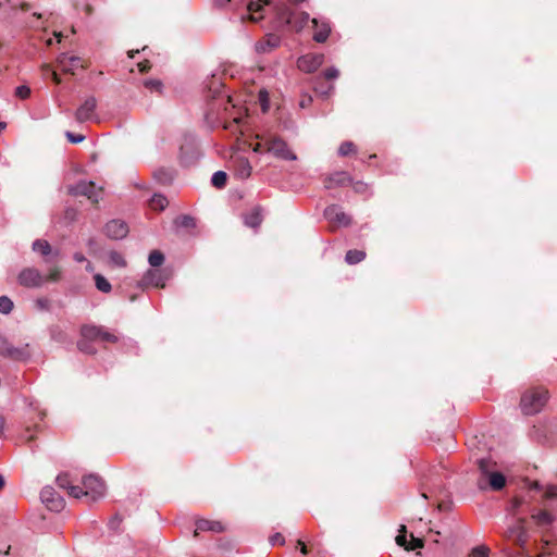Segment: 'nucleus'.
Wrapping results in <instances>:
<instances>
[{"label":"nucleus","mask_w":557,"mask_h":557,"mask_svg":"<svg viewBox=\"0 0 557 557\" xmlns=\"http://www.w3.org/2000/svg\"><path fill=\"white\" fill-rule=\"evenodd\" d=\"M547 399L548 394L544 388H533L527 391L521 397V410L527 416L535 414L543 409Z\"/></svg>","instance_id":"obj_1"},{"label":"nucleus","mask_w":557,"mask_h":557,"mask_svg":"<svg viewBox=\"0 0 557 557\" xmlns=\"http://www.w3.org/2000/svg\"><path fill=\"white\" fill-rule=\"evenodd\" d=\"M495 463L488 458H481L478 460V467L481 472L482 479L479 481L480 488H483L482 480L487 481L490 487L494 491H499L506 485V478L503 473L494 471Z\"/></svg>","instance_id":"obj_2"},{"label":"nucleus","mask_w":557,"mask_h":557,"mask_svg":"<svg viewBox=\"0 0 557 557\" xmlns=\"http://www.w3.org/2000/svg\"><path fill=\"white\" fill-rule=\"evenodd\" d=\"M277 18L283 25L300 32L308 24L310 16L307 12H297L283 5L277 11Z\"/></svg>","instance_id":"obj_3"},{"label":"nucleus","mask_w":557,"mask_h":557,"mask_svg":"<svg viewBox=\"0 0 557 557\" xmlns=\"http://www.w3.org/2000/svg\"><path fill=\"white\" fill-rule=\"evenodd\" d=\"M528 493L531 498L537 499L542 504L557 500V485L553 483H542L540 481H528Z\"/></svg>","instance_id":"obj_4"},{"label":"nucleus","mask_w":557,"mask_h":557,"mask_svg":"<svg viewBox=\"0 0 557 557\" xmlns=\"http://www.w3.org/2000/svg\"><path fill=\"white\" fill-rule=\"evenodd\" d=\"M82 484L83 493H79V498L86 497L90 502H96L103 497L106 485L99 476L92 474L84 476Z\"/></svg>","instance_id":"obj_5"},{"label":"nucleus","mask_w":557,"mask_h":557,"mask_svg":"<svg viewBox=\"0 0 557 557\" xmlns=\"http://www.w3.org/2000/svg\"><path fill=\"white\" fill-rule=\"evenodd\" d=\"M264 145L267 147L265 150L275 158L286 161H295L297 159L296 154L288 148L286 141L278 136H269Z\"/></svg>","instance_id":"obj_6"},{"label":"nucleus","mask_w":557,"mask_h":557,"mask_svg":"<svg viewBox=\"0 0 557 557\" xmlns=\"http://www.w3.org/2000/svg\"><path fill=\"white\" fill-rule=\"evenodd\" d=\"M506 537L510 541H512L515 544H517L522 549V555L528 556L529 553L525 549V544L529 539V533L524 527V520L518 519L515 521L510 527H508L506 531Z\"/></svg>","instance_id":"obj_7"},{"label":"nucleus","mask_w":557,"mask_h":557,"mask_svg":"<svg viewBox=\"0 0 557 557\" xmlns=\"http://www.w3.org/2000/svg\"><path fill=\"white\" fill-rule=\"evenodd\" d=\"M69 193L73 196H85L94 203L101 198V188H98L91 181H79L77 184L71 185Z\"/></svg>","instance_id":"obj_8"},{"label":"nucleus","mask_w":557,"mask_h":557,"mask_svg":"<svg viewBox=\"0 0 557 557\" xmlns=\"http://www.w3.org/2000/svg\"><path fill=\"white\" fill-rule=\"evenodd\" d=\"M40 499L51 511H61L64 508V499L53 487L45 486L40 492Z\"/></svg>","instance_id":"obj_9"},{"label":"nucleus","mask_w":557,"mask_h":557,"mask_svg":"<svg viewBox=\"0 0 557 557\" xmlns=\"http://www.w3.org/2000/svg\"><path fill=\"white\" fill-rule=\"evenodd\" d=\"M324 218L332 224L337 226H348L351 218L338 205H331L324 210Z\"/></svg>","instance_id":"obj_10"},{"label":"nucleus","mask_w":557,"mask_h":557,"mask_svg":"<svg viewBox=\"0 0 557 557\" xmlns=\"http://www.w3.org/2000/svg\"><path fill=\"white\" fill-rule=\"evenodd\" d=\"M169 275L160 269L148 270L139 282L140 287H164Z\"/></svg>","instance_id":"obj_11"},{"label":"nucleus","mask_w":557,"mask_h":557,"mask_svg":"<svg viewBox=\"0 0 557 557\" xmlns=\"http://www.w3.org/2000/svg\"><path fill=\"white\" fill-rule=\"evenodd\" d=\"M18 282L25 287L35 288L44 284L45 277L37 269L26 268L18 274Z\"/></svg>","instance_id":"obj_12"},{"label":"nucleus","mask_w":557,"mask_h":557,"mask_svg":"<svg viewBox=\"0 0 557 557\" xmlns=\"http://www.w3.org/2000/svg\"><path fill=\"white\" fill-rule=\"evenodd\" d=\"M32 249L34 252L41 255L46 263H53L60 257L59 249H52L51 245L46 239H36Z\"/></svg>","instance_id":"obj_13"},{"label":"nucleus","mask_w":557,"mask_h":557,"mask_svg":"<svg viewBox=\"0 0 557 557\" xmlns=\"http://www.w3.org/2000/svg\"><path fill=\"white\" fill-rule=\"evenodd\" d=\"M323 61L324 55L321 53L306 54L298 59L297 66L302 72L312 73L322 65Z\"/></svg>","instance_id":"obj_14"},{"label":"nucleus","mask_w":557,"mask_h":557,"mask_svg":"<svg viewBox=\"0 0 557 557\" xmlns=\"http://www.w3.org/2000/svg\"><path fill=\"white\" fill-rule=\"evenodd\" d=\"M127 224L119 219L111 220L104 226L106 235L111 239H122L128 234Z\"/></svg>","instance_id":"obj_15"},{"label":"nucleus","mask_w":557,"mask_h":557,"mask_svg":"<svg viewBox=\"0 0 557 557\" xmlns=\"http://www.w3.org/2000/svg\"><path fill=\"white\" fill-rule=\"evenodd\" d=\"M97 107V100L95 97H88L82 106L75 112L76 121L83 123L87 121H91L94 119V113Z\"/></svg>","instance_id":"obj_16"},{"label":"nucleus","mask_w":557,"mask_h":557,"mask_svg":"<svg viewBox=\"0 0 557 557\" xmlns=\"http://www.w3.org/2000/svg\"><path fill=\"white\" fill-rule=\"evenodd\" d=\"M312 24L314 27L313 39L317 42H324L330 36L331 25L326 18H312Z\"/></svg>","instance_id":"obj_17"},{"label":"nucleus","mask_w":557,"mask_h":557,"mask_svg":"<svg viewBox=\"0 0 557 557\" xmlns=\"http://www.w3.org/2000/svg\"><path fill=\"white\" fill-rule=\"evenodd\" d=\"M57 62H58L59 66L61 67V70L65 73L74 74L76 69L83 67L81 58L75 57V55L67 57L66 53H61L58 57Z\"/></svg>","instance_id":"obj_18"},{"label":"nucleus","mask_w":557,"mask_h":557,"mask_svg":"<svg viewBox=\"0 0 557 557\" xmlns=\"http://www.w3.org/2000/svg\"><path fill=\"white\" fill-rule=\"evenodd\" d=\"M351 182L350 176L348 173L342 171V172H335L333 174H330L324 180V187L326 189L345 186Z\"/></svg>","instance_id":"obj_19"},{"label":"nucleus","mask_w":557,"mask_h":557,"mask_svg":"<svg viewBox=\"0 0 557 557\" xmlns=\"http://www.w3.org/2000/svg\"><path fill=\"white\" fill-rule=\"evenodd\" d=\"M251 164L249 160L245 157H237L234 160V171L235 175L240 180H246L251 174Z\"/></svg>","instance_id":"obj_20"},{"label":"nucleus","mask_w":557,"mask_h":557,"mask_svg":"<svg viewBox=\"0 0 557 557\" xmlns=\"http://www.w3.org/2000/svg\"><path fill=\"white\" fill-rule=\"evenodd\" d=\"M57 484L60 488L66 490L69 495L74 498H79V493H83L81 486L72 484L66 473L57 476Z\"/></svg>","instance_id":"obj_21"},{"label":"nucleus","mask_w":557,"mask_h":557,"mask_svg":"<svg viewBox=\"0 0 557 557\" xmlns=\"http://www.w3.org/2000/svg\"><path fill=\"white\" fill-rule=\"evenodd\" d=\"M281 44V38L276 35L269 34L267 35L264 40L258 41L256 44V51L259 53H267L272 49L278 47Z\"/></svg>","instance_id":"obj_22"},{"label":"nucleus","mask_w":557,"mask_h":557,"mask_svg":"<svg viewBox=\"0 0 557 557\" xmlns=\"http://www.w3.org/2000/svg\"><path fill=\"white\" fill-rule=\"evenodd\" d=\"M202 531H211L214 533H221L224 531V527L220 521H211V520L200 519L196 522L195 535H197L198 532H202Z\"/></svg>","instance_id":"obj_23"},{"label":"nucleus","mask_w":557,"mask_h":557,"mask_svg":"<svg viewBox=\"0 0 557 557\" xmlns=\"http://www.w3.org/2000/svg\"><path fill=\"white\" fill-rule=\"evenodd\" d=\"M531 517L539 527H548L556 519L555 515L547 510H533Z\"/></svg>","instance_id":"obj_24"},{"label":"nucleus","mask_w":557,"mask_h":557,"mask_svg":"<svg viewBox=\"0 0 557 557\" xmlns=\"http://www.w3.org/2000/svg\"><path fill=\"white\" fill-rule=\"evenodd\" d=\"M0 355L12 359H20L23 351L13 347L8 339L0 334Z\"/></svg>","instance_id":"obj_25"},{"label":"nucleus","mask_w":557,"mask_h":557,"mask_svg":"<svg viewBox=\"0 0 557 557\" xmlns=\"http://www.w3.org/2000/svg\"><path fill=\"white\" fill-rule=\"evenodd\" d=\"M261 211L260 207H256L250 212L246 213L244 216L245 224L252 228L258 227L262 222Z\"/></svg>","instance_id":"obj_26"},{"label":"nucleus","mask_w":557,"mask_h":557,"mask_svg":"<svg viewBox=\"0 0 557 557\" xmlns=\"http://www.w3.org/2000/svg\"><path fill=\"white\" fill-rule=\"evenodd\" d=\"M101 327L102 326L97 325H84L81 329V335L90 342H99Z\"/></svg>","instance_id":"obj_27"},{"label":"nucleus","mask_w":557,"mask_h":557,"mask_svg":"<svg viewBox=\"0 0 557 557\" xmlns=\"http://www.w3.org/2000/svg\"><path fill=\"white\" fill-rule=\"evenodd\" d=\"M366 258V252L362 250H348L345 260L348 264H357Z\"/></svg>","instance_id":"obj_28"},{"label":"nucleus","mask_w":557,"mask_h":557,"mask_svg":"<svg viewBox=\"0 0 557 557\" xmlns=\"http://www.w3.org/2000/svg\"><path fill=\"white\" fill-rule=\"evenodd\" d=\"M168 206V199L163 195L154 194L150 199V207L153 210H163Z\"/></svg>","instance_id":"obj_29"},{"label":"nucleus","mask_w":557,"mask_h":557,"mask_svg":"<svg viewBox=\"0 0 557 557\" xmlns=\"http://www.w3.org/2000/svg\"><path fill=\"white\" fill-rule=\"evenodd\" d=\"M94 278H95V284H96V287L98 290H100L102 293H109L112 289V286L109 283V281L101 274H96L94 276Z\"/></svg>","instance_id":"obj_30"},{"label":"nucleus","mask_w":557,"mask_h":557,"mask_svg":"<svg viewBox=\"0 0 557 557\" xmlns=\"http://www.w3.org/2000/svg\"><path fill=\"white\" fill-rule=\"evenodd\" d=\"M227 175L223 171H216L211 177V183L216 188H223L226 184Z\"/></svg>","instance_id":"obj_31"},{"label":"nucleus","mask_w":557,"mask_h":557,"mask_svg":"<svg viewBox=\"0 0 557 557\" xmlns=\"http://www.w3.org/2000/svg\"><path fill=\"white\" fill-rule=\"evenodd\" d=\"M262 8H263V1L262 0L251 1V2L248 3L247 10L250 13L249 17H250L251 21L257 22V21H259L261 18V16H255L253 13L259 12Z\"/></svg>","instance_id":"obj_32"},{"label":"nucleus","mask_w":557,"mask_h":557,"mask_svg":"<svg viewBox=\"0 0 557 557\" xmlns=\"http://www.w3.org/2000/svg\"><path fill=\"white\" fill-rule=\"evenodd\" d=\"M314 90L317 94L321 95L322 97H329L333 92L334 86L332 84L324 85V84L320 83V77H319V78H317Z\"/></svg>","instance_id":"obj_33"},{"label":"nucleus","mask_w":557,"mask_h":557,"mask_svg":"<svg viewBox=\"0 0 557 557\" xmlns=\"http://www.w3.org/2000/svg\"><path fill=\"white\" fill-rule=\"evenodd\" d=\"M164 261V256L159 250H153L149 253L148 262L151 267L158 268L160 267Z\"/></svg>","instance_id":"obj_34"},{"label":"nucleus","mask_w":557,"mask_h":557,"mask_svg":"<svg viewBox=\"0 0 557 557\" xmlns=\"http://www.w3.org/2000/svg\"><path fill=\"white\" fill-rule=\"evenodd\" d=\"M352 152H356V146L352 141H344L341 144L338 148V154L341 157H346Z\"/></svg>","instance_id":"obj_35"},{"label":"nucleus","mask_w":557,"mask_h":557,"mask_svg":"<svg viewBox=\"0 0 557 557\" xmlns=\"http://www.w3.org/2000/svg\"><path fill=\"white\" fill-rule=\"evenodd\" d=\"M490 548L485 545H479L471 549L469 557H488Z\"/></svg>","instance_id":"obj_36"},{"label":"nucleus","mask_w":557,"mask_h":557,"mask_svg":"<svg viewBox=\"0 0 557 557\" xmlns=\"http://www.w3.org/2000/svg\"><path fill=\"white\" fill-rule=\"evenodd\" d=\"M110 262L116 267L123 268L126 265V261L123 256L117 251H111L109 253Z\"/></svg>","instance_id":"obj_37"},{"label":"nucleus","mask_w":557,"mask_h":557,"mask_svg":"<svg viewBox=\"0 0 557 557\" xmlns=\"http://www.w3.org/2000/svg\"><path fill=\"white\" fill-rule=\"evenodd\" d=\"M13 309V302L12 300L7 296L0 297V312L3 314H8Z\"/></svg>","instance_id":"obj_38"},{"label":"nucleus","mask_w":557,"mask_h":557,"mask_svg":"<svg viewBox=\"0 0 557 557\" xmlns=\"http://www.w3.org/2000/svg\"><path fill=\"white\" fill-rule=\"evenodd\" d=\"M90 343L91 342L87 338L82 337V339L77 343V347L81 351L92 355L96 352V349L91 346Z\"/></svg>","instance_id":"obj_39"},{"label":"nucleus","mask_w":557,"mask_h":557,"mask_svg":"<svg viewBox=\"0 0 557 557\" xmlns=\"http://www.w3.org/2000/svg\"><path fill=\"white\" fill-rule=\"evenodd\" d=\"M144 85L146 88H148L150 91L161 92L162 91V82L159 79H146L144 82Z\"/></svg>","instance_id":"obj_40"},{"label":"nucleus","mask_w":557,"mask_h":557,"mask_svg":"<svg viewBox=\"0 0 557 557\" xmlns=\"http://www.w3.org/2000/svg\"><path fill=\"white\" fill-rule=\"evenodd\" d=\"M176 225L183 227H193L195 226V220L189 215H181L175 221Z\"/></svg>","instance_id":"obj_41"},{"label":"nucleus","mask_w":557,"mask_h":557,"mask_svg":"<svg viewBox=\"0 0 557 557\" xmlns=\"http://www.w3.org/2000/svg\"><path fill=\"white\" fill-rule=\"evenodd\" d=\"M116 341H117V337L113 333L109 332L104 327H101L99 342L114 343Z\"/></svg>","instance_id":"obj_42"},{"label":"nucleus","mask_w":557,"mask_h":557,"mask_svg":"<svg viewBox=\"0 0 557 557\" xmlns=\"http://www.w3.org/2000/svg\"><path fill=\"white\" fill-rule=\"evenodd\" d=\"M406 525L401 524L399 529V534L396 536L397 545L405 548V546H409L406 537Z\"/></svg>","instance_id":"obj_43"},{"label":"nucleus","mask_w":557,"mask_h":557,"mask_svg":"<svg viewBox=\"0 0 557 557\" xmlns=\"http://www.w3.org/2000/svg\"><path fill=\"white\" fill-rule=\"evenodd\" d=\"M410 537H411V542L408 543L409 546H405V549L410 552V550H414L417 548H422L423 547V540L422 539H419V537H414L413 534H410Z\"/></svg>","instance_id":"obj_44"},{"label":"nucleus","mask_w":557,"mask_h":557,"mask_svg":"<svg viewBox=\"0 0 557 557\" xmlns=\"http://www.w3.org/2000/svg\"><path fill=\"white\" fill-rule=\"evenodd\" d=\"M259 101L261 103L262 111L267 112L269 109V94L267 90L262 89L259 91Z\"/></svg>","instance_id":"obj_45"},{"label":"nucleus","mask_w":557,"mask_h":557,"mask_svg":"<svg viewBox=\"0 0 557 557\" xmlns=\"http://www.w3.org/2000/svg\"><path fill=\"white\" fill-rule=\"evenodd\" d=\"M30 95V88L26 85H21L15 89V96L21 99H27Z\"/></svg>","instance_id":"obj_46"},{"label":"nucleus","mask_w":557,"mask_h":557,"mask_svg":"<svg viewBox=\"0 0 557 557\" xmlns=\"http://www.w3.org/2000/svg\"><path fill=\"white\" fill-rule=\"evenodd\" d=\"M65 136L69 139V141H71L73 144H79V143H82L85 139L84 135L75 134V133H72V132H66Z\"/></svg>","instance_id":"obj_47"},{"label":"nucleus","mask_w":557,"mask_h":557,"mask_svg":"<svg viewBox=\"0 0 557 557\" xmlns=\"http://www.w3.org/2000/svg\"><path fill=\"white\" fill-rule=\"evenodd\" d=\"M339 75V71L336 67H329L324 71L323 76L325 79H335Z\"/></svg>","instance_id":"obj_48"},{"label":"nucleus","mask_w":557,"mask_h":557,"mask_svg":"<svg viewBox=\"0 0 557 557\" xmlns=\"http://www.w3.org/2000/svg\"><path fill=\"white\" fill-rule=\"evenodd\" d=\"M60 278V271L57 267H51L50 270H49V274L47 276V280H50V281H58Z\"/></svg>","instance_id":"obj_49"},{"label":"nucleus","mask_w":557,"mask_h":557,"mask_svg":"<svg viewBox=\"0 0 557 557\" xmlns=\"http://www.w3.org/2000/svg\"><path fill=\"white\" fill-rule=\"evenodd\" d=\"M284 542L285 540L281 533H275L270 537L271 545H283Z\"/></svg>","instance_id":"obj_50"},{"label":"nucleus","mask_w":557,"mask_h":557,"mask_svg":"<svg viewBox=\"0 0 557 557\" xmlns=\"http://www.w3.org/2000/svg\"><path fill=\"white\" fill-rule=\"evenodd\" d=\"M44 70H45L47 73H49V74L51 75V78H52V81H53L55 84H61V78H60V76L58 75V73H57V72L52 71V70L50 69V66H49V65H47V64H46V65L44 66Z\"/></svg>","instance_id":"obj_51"},{"label":"nucleus","mask_w":557,"mask_h":557,"mask_svg":"<svg viewBox=\"0 0 557 557\" xmlns=\"http://www.w3.org/2000/svg\"><path fill=\"white\" fill-rule=\"evenodd\" d=\"M312 101V98L310 96H304L302 99L299 101V106L301 108H307Z\"/></svg>","instance_id":"obj_52"},{"label":"nucleus","mask_w":557,"mask_h":557,"mask_svg":"<svg viewBox=\"0 0 557 557\" xmlns=\"http://www.w3.org/2000/svg\"><path fill=\"white\" fill-rule=\"evenodd\" d=\"M354 188L357 193H363L367 189V185L361 182H358L355 184Z\"/></svg>","instance_id":"obj_53"},{"label":"nucleus","mask_w":557,"mask_h":557,"mask_svg":"<svg viewBox=\"0 0 557 557\" xmlns=\"http://www.w3.org/2000/svg\"><path fill=\"white\" fill-rule=\"evenodd\" d=\"M149 67H150V66H149L148 61H145V62H140V63H138V69H139V71H140L141 73H144V72L148 71V69H149Z\"/></svg>","instance_id":"obj_54"},{"label":"nucleus","mask_w":557,"mask_h":557,"mask_svg":"<svg viewBox=\"0 0 557 557\" xmlns=\"http://www.w3.org/2000/svg\"><path fill=\"white\" fill-rule=\"evenodd\" d=\"M73 259L76 261V262H84L86 260V258L84 257L83 253L81 252H75L74 256H73Z\"/></svg>","instance_id":"obj_55"},{"label":"nucleus","mask_w":557,"mask_h":557,"mask_svg":"<svg viewBox=\"0 0 557 557\" xmlns=\"http://www.w3.org/2000/svg\"><path fill=\"white\" fill-rule=\"evenodd\" d=\"M214 1V4L216 7H220V8H223L225 7L228 2H231V0H213Z\"/></svg>","instance_id":"obj_56"},{"label":"nucleus","mask_w":557,"mask_h":557,"mask_svg":"<svg viewBox=\"0 0 557 557\" xmlns=\"http://www.w3.org/2000/svg\"><path fill=\"white\" fill-rule=\"evenodd\" d=\"M5 426V419L0 414V437L3 435Z\"/></svg>","instance_id":"obj_57"},{"label":"nucleus","mask_w":557,"mask_h":557,"mask_svg":"<svg viewBox=\"0 0 557 557\" xmlns=\"http://www.w3.org/2000/svg\"><path fill=\"white\" fill-rule=\"evenodd\" d=\"M252 150H253L255 152H262V151H263L262 144H261V143H257V144L252 147Z\"/></svg>","instance_id":"obj_58"},{"label":"nucleus","mask_w":557,"mask_h":557,"mask_svg":"<svg viewBox=\"0 0 557 557\" xmlns=\"http://www.w3.org/2000/svg\"><path fill=\"white\" fill-rule=\"evenodd\" d=\"M2 7H10L11 9H13L14 7L11 4V0H4V1H0V8Z\"/></svg>","instance_id":"obj_59"},{"label":"nucleus","mask_w":557,"mask_h":557,"mask_svg":"<svg viewBox=\"0 0 557 557\" xmlns=\"http://www.w3.org/2000/svg\"><path fill=\"white\" fill-rule=\"evenodd\" d=\"M298 544L301 546L300 552H301L304 555H306V554H307V547H306V545H305L302 542H300V541L298 542Z\"/></svg>","instance_id":"obj_60"},{"label":"nucleus","mask_w":557,"mask_h":557,"mask_svg":"<svg viewBox=\"0 0 557 557\" xmlns=\"http://www.w3.org/2000/svg\"><path fill=\"white\" fill-rule=\"evenodd\" d=\"M86 270L89 271V272H91L94 270V268H92L90 262L87 263Z\"/></svg>","instance_id":"obj_61"},{"label":"nucleus","mask_w":557,"mask_h":557,"mask_svg":"<svg viewBox=\"0 0 557 557\" xmlns=\"http://www.w3.org/2000/svg\"><path fill=\"white\" fill-rule=\"evenodd\" d=\"M4 485V479L3 476L0 474V490L3 487Z\"/></svg>","instance_id":"obj_62"},{"label":"nucleus","mask_w":557,"mask_h":557,"mask_svg":"<svg viewBox=\"0 0 557 557\" xmlns=\"http://www.w3.org/2000/svg\"><path fill=\"white\" fill-rule=\"evenodd\" d=\"M54 36L58 38V41L61 40V36H62L61 33H55Z\"/></svg>","instance_id":"obj_63"},{"label":"nucleus","mask_w":557,"mask_h":557,"mask_svg":"<svg viewBox=\"0 0 557 557\" xmlns=\"http://www.w3.org/2000/svg\"><path fill=\"white\" fill-rule=\"evenodd\" d=\"M234 123L239 124L240 123V117L234 119Z\"/></svg>","instance_id":"obj_64"}]
</instances>
